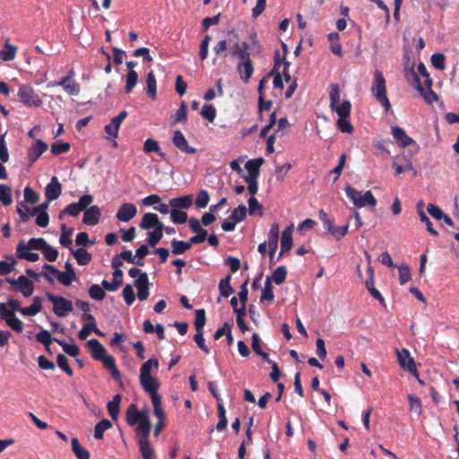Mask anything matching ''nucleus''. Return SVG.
<instances>
[{
    "label": "nucleus",
    "mask_w": 459,
    "mask_h": 459,
    "mask_svg": "<svg viewBox=\"0 0 459 459\" xmlns=\"http://www.w3.org/2000/svg\"><path fill=\"white\" fill-rule=\"evenodd\" d=\"M6 281L22 293L24 297H30L34 291V283L24 275H21L17 280L7 278Z\"/></svg>",
    "instance_id": "nucleus-7"
},
{
    "label": "nucleus",
    "mask_w": 459,
    "mask_h": 459,
    "mask_svg": "<svg viewBox=\"0 0 459 459\" xmlns=\"http://www.w3.org/2000/svg\"><path fill=\"white\" fill-rule=\"evenodd\" d=\"M0 202L4 205H9L13 203L12 189L6 185H0Z\"/></svg>",
    "instance_id": "nucleus-43"
},
{
    "label": "nucleus",
    "mask_w": 459,
    "mask_h": 459,
    "mask_svg": "<svg viewBox=\"0 0 459 459\" xmlns=\"http://www.w3.org/2000/svg\"><path fill=\"white\" fill-rule=\"evenodd\" d=\"M210 197L206 190H200L195 199V205L198 208H204L209 203Z\"/></svg>",
    "instance_id": "nucleus-60"
},
{
    "label": "nucleus",
    "mask_w": 459,
    "mask_h": 459,
    "mask_svg": "<svg viewBox=\"0 0 459 459\" xmlns=\"http://www.w3.org/2000/svg\"><path fill=\"white\" fill-rule=\"evenodd\" d=\"M18 97L21 102L29 107H39L42 101L35 91L27 85H22L19 88Z\"/></svg>",
    "instance_id": "nucleus-6"
},
{
    "label": "nucleus",
    "mask_w": 459,
    "mask_h": 459,
    "mask_svg": "<svg viewBox=\"0 0 459 459\" xmlns=\"http://www.w3.org/2000/svg\"><path fill=\"white\" fill-rule=\"evenodd\" d=\"M62 234L59 238V243L65 247H70L72 245V239L70 236L73 233V229H68L65 224H62L61 226Z\"/></svg>",
    "instance_id": "nucleus-42"
},
{
    "label": "nucleus",
    "mask_w": 459,
    "mask_h": 459,
    "mask_svg": "<svg viewBox=\"0 0 459 459\" xmlns=\"http://www.w3.org/2000/svg\"><path fill=\"white\" fill-rule=\"evenodd\" d=\"M193 204V195H184L176 198H171L169 200V205L172 209L180 210L181 209H188Z\"/></svg>",
    "instance_id": "nucleus-24"
},
{
    "label": "nucleus",
    "mask_w": 459,
    "mask_h": 459,
    "mask_svg": "<svg viewBox=\"0 0 459 459\" xmlns=\"http://www.w3.org/2000/svg\"><path fill=\"white\" fill-rule=\"evenodd\" d=\"M152 405H153V413H154V415L158 419L162 420L164 418V412H163V410L161 409V397H160V395H155L152 399Z\"/></svg>",
    "instance_id": "nucleus-56"
},
{
    "label": "nucleus",
    "mask_w": 459,
    "mask_h": 459,
    "mask_svg": "<svg viewBox=\"0 0 459 459\" xmlns=\"http://www.w3.org/2000/svg\"><path fill=\"white\" fill-rule=\"evenodd\" d=\"M344 191L347 197L351 199L356 207H375L377 204V200L369 190L362 193L351 186H347Z\"/></svg>",
    "instance_id": "nucleus-2"
},
{
    "label": "nucleus",
    "mask_w": 459,
    "mask_h": 459,
    "mask_svg": "<svg viewBox=\"0 0 459 459\" xmlns=\"http://www.w3.org/2000/svg\"><path fill=\"white\" fill-rule=\"evenodd\" d=\"M146 411H137L135 410V405L131 404L126 411V421L129 425L133 426L137 424L141 419L142 416H144Z\"/></svg>",
    "instance_id": "nucleus-31"
},
{
    "label": "nucleus",
    "mask_w": 459,
    "mask_h": 459,
    "mask_svg": "<svg viewBox=\"0 0 459 459\" xmlns=\"http://www.w3.org/2000/svg\"><path fill=\"white\" fill-rule=\"evenodd\" d=\"M331 108L338 114L339 117H348L351 114V105L350 101L344 100L341 104H335Z\"/></svg>",
    "instance_id": "nucleus-40"
},
{
    "label": "nucleus",
    "mask_w": 459,
    "mask_h": 459,
    "mask_svg": "<svg viewBox=\"0 0 459 459\" xmlns=\"http://www.w3.org/2000/svg\"><path fill=\"white\" fill-rule=\"evenodd\" d=\"M100 209L97 205H92L85 209L82 222L86 225H97L100 221Z\"/></svg>",
    "instance_id": "nucleus-18"
},
{
    "label": "nucleus",
    "mask_w": 459,
    "mask_h": 459,
    "mask_svg": "<svg viewBox=\"0 0 459 459\" xmlns=\"http://www.w3.org/2000/svg\"><path fill=\"white\" fill-rule=\"evenodd\" d=\"M146 91L147 94L152 99L155 100L157 96V82H156V77L152 71H150L147 74L146 78Z\"/></svg>",
    "instance_id": "nucleus-33"
},
{
    "label": "nucleus",
    "mask_w": 459,
    "mask_h": 459,
    "mask_svg": "<svg viewBox=\"0 0 459 459\" xmlns=\"http://www.w3.org/2000/svg\"><path fill=\"white\" fill-rule=\"evenodd\" d=\"M370 91L376 100L384 107L385 110L388 112L391 109V103L387 98L385 79L383 73L379 70H376L374 73Z\"/></svg>",
    "instance_id": "nucleus-1"
},
{
    "label": "nucleus",
    "mask_w": 459,
    "mask_h": 459,
    "mask_svg": "<svg viewBox=\"0 0 459 459\" xmlns=\"http://www.w3.org/2000/svg\"><path fill=\"white\" fill-rule=\"evenodd\" d=\"M172 253L174 255H182L190 249L191 245L189 242L183 240L173 239L171 241Z\"/></svg>",
    "instance_id": "nucleus-39"
},
{
    "label": "nucleus",
    "mask_w": 459,
    "mask_h": 459,
    "mask_svg": "<svg viewBox=\"0 0 459 459\" xmlns=\"http://www.w3.org/2000/svg\"><path fill=\"white\" fill-rule=\"evenodd\" d=\"M409 75L411 76L413 81L416 82L417 90L427 103L431 104L437 100V95L431 89L425 90L420 83L419 77L414 71H411Z\"/></svg>",
    "instance_id": "nucleus-15"
},
{
    "label": "nucleus",
    "mask_w": 459,
    "mask_h": 459,
    "mask_svg": "<svg viewBox=\"0 0 459 459\" xmlns=\"http://www.w3.org/2000/svg\"><path fill=\"white\" fill-rule=\"evenodd\" d=\"M42 253L45 258L49 262H55L58 257V251L53 248L48 243L45 245Z\"/></svg>",
    "instance_id": "nucleus-63"
},
{
    "label": "nucleus",
    "mask_w": 459,
    "mask_h": 459,
    "mask_svg": "<svg viewBox=\"0 0 459 459\" xmlns=\"http://www.w3.org/2000/svg\"><path fill=\"white\" fill-rule=\"evenodd\" d=\"M122 277L123 272L120 269H117L113 273L112 282L103 280L101 285L108 291H115L122 285Z\"/></svg>",
    "instance_id": "nucleus-22"
},
{
    "label": "nucleus",
    "mask_w": 459,
    "mask_h": 459,
    "mask_svg": "<svg viewBox=\"0 0 459 459\" xmlns=\"http://www.w3.org/2000/svg\"><path fill=\"white\" fill-rule=\"evenodd\" d=\"M293 228V224H290L282 231L281 238V252L279 256H281L284 252H287L291 248Z\"/></svg>",
    "instance_id": "nucleus-21"
},
{
    "label": "nucleus",
    "mask_w": 459,
    "mask_h": 459,
    "mask_svg": "<svg viewBox=\"0 0 459 459\" xmlns=\"http://www.w3.org/2000/svg\"><path fill=\"white\" fill-rule=\"evenodd\" d=\"M103 289L104 288H101L98 284L91 285L89 288L90 297L94 300H98V301L102 300L106 296V293Z\"/></svg>",
    "instance_id": "nucleus-45"
},
{
    "label": "nucleus",
    "mask_w": 459,
    "mask_h": 459,
    "mask_svg": "<svg viewBox=\"0 0 459 459\" xmlns=\"http://www.w3.org/2000/svg\"><path fill=\"white\" fill-rule=\"evenodd\" d=\"M121 403V395L116 394L113 399L108 403L107 409L113 420H117L119 413V404Z\"/></svg>",
    "instance_id": "nucleus-32"
},
{
    "label": "nucleus",
    "mask_w": 459,
    "mask_h": 459,
    "mask_svg": "<svg viewBox=\"0 0 459 459\" xmlns=\"http://www.w3.org/2000/svg\"><path fill=\"white\" fill-rule=\"evenodd\" d=\"M274 299V295L272 290V280L271 277L267 276L264 281V287L262 290L260 301H272Z\"/></svg>",
    "instance_id": "nucleus-38"
},
{
    "label": "nucleus",
    "mask_w": 459,
    "mask_h": 459,
    "mask_svg": "<svg viewBox=\"0 0 459 459\" xmlns=\"http://www.w3.org/2000/svg\"><path fill=\"white\" fill-rule=\"evenodd\" d=\"M408 400L410 403L409 409L416 414H420L421 412V402L420 398L414 396L412 394L408 395Z\"/></svg>",
    "instance_id": "nucleus-62"
},
{
    "label": "nucleus",
    "mask_w": 459,
    "mask_h": 459,
    "mask_svg": "<svg viewBox=\"0 0 459 459\" xmlns=\"http://www.w3.org/2000/svg\"><path fill=\"white\" fill-rule=\"evenodd\" d=\"M62 186L59 183L57 178L53 176L50 179V182L47 185L45 188V196L48 201L56 200L61 195Z\"/></svg>",
    "instance_id": "nucleus-14"
},
{
    "label": "nucleus",
    "mask_w": 459,
    "mask_h": 459,
    "mask_svg": "<svg viewBox=\"0 0 459 459\" xmlns=\"http://www.w3.org/2000/svg\"><path fill=\"white\" fill-rule=\"evenodd\" d=\"M247 215V208L245 205L240 204L234 209L230 215V220L234 221L236 223L242 221Z\"/></svg>",
    "instance_id": "nucleus-44"
},
{
    "label": "nucleus",
    "mask_w": 459,
    "mask_h": 459,
    "mask_svg": "<svg viewBox=\"0 0 459 459\" xmlns=\"http://www.w3.org/2000/svg\"><path fill=\"white\" fill-rule=\"evenodd\" d=\"M263 158H256L247 161L245 168L247 170V175L244 177V179L257 180V178L260 174V167L263 165Z\"/></svg>",
    "instance_id": "nucleus-13"
},
{
    "label": "nucleus",
    "mask_w": 459,
    "mask_h": 459,
    "mask_svg": "<svg viewBox=\"0 0 459 459\" xmlns=\"http://www.w3.org/2000/svg\"><path fill=\"white\" fill-rule=\"evenodd\" d=\"M123 298L125 299V302L130 306L134 303L135 299L134 292L133 286L131 284H126L122 291Z\"/></svg>",
    "instance_id": "nucleus-57"
},
{
    "label": "nucleus",
    "mask_w": 459,
    "mask_h": 459,
    "mask_svg": "<svg viewBox=\"0 0 459 459\" xmlns=\"http://www.w3.org/2000/svg\"><path fill=\"white\" fill-rule=\"evenodd\" d=\"M56 273V278L65 286H70L73 281H76L77 278H72L68 273L60 272L56 268H52Z\"/></svg>",
    "instance_id": "nucleus-49"
},
{
    "label": "nucleus",
    "mask_w": 459,
    "mask_h": 459,
    "mask_svg": "<svg viewBox=\"0 0 459 459\" xmlns=\"http://www.w3.org/2000/svg\"><path fill=\"white\" fill-rule=\"evenodd\" d=\"M139 227L143 230H157L164 229V224L159 220L156 213L147 212L143 216Z\"/></svg>",
    "instance_id": "nucleus-10"
},
{
    "label": "nucleus",
    "mask_w": 459,
    "mask_h": 459,
    "mask_svg": "<svg viewBox=\"0 0 459 459\" xmlns=\"http://www.w3.org/2000/svg\"><path fill=\"white\" fill-rule=\"evenodd\" d=\"M42 308V306H41V300H40V298L39 297H35L33 299V301H32V304L29 307H22L21 309V313L23 315V316H36L38 313L40 312Z\"/></svg>",
    "instance_id": "nucleus-30"
},
{
    "label": "nucleus",
    "mask_w": 459,
    "mask_h": 459,
    "mask_svg": "<svg viewBox=\"0 0 459 459\" xmlns=\"http://www.w3.org/2000/svg\"><path fill=\"white\" fill-rule=\"evenodd\" d=\"M230 275H228L224 279L221 280L219 283V290L221 292V295L224 298L230 297L231 294L234 293V289L230 286Z\"/></svg>",
    "instance_id": "nucleus-41"
},
{
    "label": "nucleus",
    "mask_w": 459,
    "mask_h": 459,
    "mask_svg": "<svg viewBox=\"0 0 459 459\" xmlns=\"http://www.w3.org/2000/svg\"><path fill=\"white\" fill-rule=\"evenodd\" d=\"M73 77L74 71L70 70L61 80L48 82V87L61 86L68 95H77L80 92V85Z\"/></svg>",
    "instance_id": "nucleus-4"
},
{
    "label": "nucleus",
    "mask_w": 459,
    "mask_h": 459,
    "mask_svg": "<svg viewBox=\"0 0 459 459\" xmlns=\"http://www.w3.org/2000/svg\"><path fill=\"white\" fill-rule=\"evenodd\" d=\"M71 445H72V450H73L74 454L75 455V456L77 457V459H89L90 458L89 452L81 446L77 437L72 438Z\"/></svg>",
    "instance_id": "nucleus-35"
},
{
    "label": "nucleus",
    "mask_w": 459,
    "mask_h": 459,
    "mask_svg": "<svg viewBox=\"0 0 459 459\" xmlns=\"http://www.w3.org/2000/svg\"><path fill=\"white\" fill-rule=\"evenodd\" d=\"M431 63L438 70H444L446 68V57L441 53L433 54L431 56Z\"/></svg>",
    "instance_id": "nucleus-61"
},
{
    "label": "nucleus",
    "mask_w": 459,
    "mask_h": 459,
    "mask_svg": "<svg viewBox=\"0 0 459 459\" xmlns=\"http://www.w3.org/2000/svg\"><path fill=\"white\" fill-rule=\"evenodd\" d=\"M57 366L63 369L68 376L73 375V370L68 364L67 358L63 354H58L56 358Z\"/></svg>",
    "instance_id": "nucleus-64"
},
{
    "label": "nucleus",
    "mask_w": 459,
    "mask_h": 459,
    "mask_svg": "<svg viewBox=\"0 0 459 459\" xmlns=\"http://www.w3.org/2000/svg\"><path fill=\"white\" fill-rule=\"evenodd\" d=\"M48 144L41 140H36L28 152V160L30 163L35 162L46 151Z\"/></svg>",
    "instance_id": "nucleus-16"
},
{
    "label": "nucleus",
    "mask_w": 459,
    "mask_h": 459,
    "mask_svg": "<svg viewBox=\"0 0 459 459\" xmlns=\"http://www.w3.org/2000/svg\"><path fill=\"white\" fill-rule=\"evenodd\" d=\"M238 71L240 74L241 79L247 82L249 78L252 76L254 69L250 58L242 60L238 65Z\"/></svg>",
    "instance_id": "nucleus-25"
},
{
    "label": "nucleus",
    "mask_w": 459,
    "mask_h": 459,
    "mask_svg": "<svg viewBox=\"0 0 459 459\" xmlns=\"http://www.w3.org/2000/svg\"><path fill=\"white\" fill-rule=\"evenodd\" d=\"M111 427H112V423L110 422V420H108L107 419L101 420L100 422H98L95 425L94 437L96 439H102L104 432L106 430H108V429H110Z\"/></svg>",
    "instance_id": "nucleus-37"
},
{
    "label": "nucleus",
    "mask_w": 459,
    "mask_h": 459,
    "mask_svg": "<svg viewBox=\"0 0 459 459\" xmlns=\"http://www.w3.org/2000/svg\"><path fill=\"white\" fill-rule=\"evenodd\" d=\"M169 213H170L171 221L174 223L183 224L187 221V214L184 211L171 208Z\"/></svg>",
    "instance_id": "nucleus-48"
},
{
    "label": "nucleus",
    "mask_w": 459,
    "mask_h": 459,
    "mask_svg": "<svg viewBox=\"0 0 459 459\" xmlns=\"http://www.w3.org/2000/svg\"><path fill=\"white\" fill-rule=\"evenodd\" d=\"M70 251L72 252L74 257L76 259L77 263L81 265H86L91 260V255L83 247H80L77 250L70 248Z\"/></svg>",
    "instance_id": "nucleus-29"
},
{
    "label": "nucleus",
    "mask_w": 459,
    "mask_h": 459,
    "mask_svg": "<svg viewBox=\"0 0 459 459\" xmlns=\"http://www.w3.org/2000/svg\"><path fill=\"white\" fill-rule=\"evenodd\" d=\"M47 297L53 304V311L59 317H65L66 315L73 311L72 301L65 299L62 296H56L50 292H47Z\"/></svg>",
    "instance_id": "nucleus-3"
},
{
    "label": "nucleus",
    "mask_w": 459,
    "mask_h": 459,
    "mask_svg": "<svg viewBox=\"0 0 459 459\" xmlns=\"http://www.w3.org/2000/svg\"><path fill=\"white\" fill-rule=\"evenodd\" d=\"M172 141L174 145L182 152L187 154H194L196 152V149L188 145L187 140L179 130L174 132Z\"/></svg>",
    "instance_id": "nucleus-12"
},
{
    "label": "nucleus",
    "mask_w": 459,
    "mask_h": 459,
    "mask_svg": "<svg viewBox=\"0 0 459 459\" xmlns=\"http://www.w3.org/2000/svg\"><path fill=\"white\" fill-rule=\"evenodd\" d=\"M329 98H330V108H333L335 104H338L340 102V90L339 86L337 84H331L330 86V91H329Z\"/></svg>",
    "instance_id": "nucleus-54"
},
{
    "label": "nucleus",
    "mask_w": 459,
    "mask_h": 459,
    "mask_svg": "<svg viewBox=\"0 0 459 459\" xmlns=\"http://www.w3.org/2000/svg\"><path fill=\"white\" fill-rule=\"evenodd\" d=\"M100 360L102 362L103 366L110 371L112 377L116 379L120 377V373L116 367L115 359L111 355L105 354Z\"/></svg>",
    "instance_id": "nucleus-28"
},
{
    "label": "nucleus",
    "mask_w": 459,
    "mask_h": 459,
    "mask_svg": "<svg viewBox=\"0 0 459 459\" xmlns=\"http://www.w3.org/2000/svg\"><path fill=\"white\" fill-rule=\"evenodd\" d=\"M46 244H47L46 240L43 239L42 238H32L29 240L28 243H25L23 241L20 242L17 245L16 252H21L22 250H26V249L42 251Z\"/></svg>",
    "instance_id": "nucleus-20"
},
{
    "label": "nucleus",
    "mask_w": 459,
    "mask_h": 459,
    "mask_svg": "<svg viewBox=\"0 0 459 459\" xmlns=\"http://www.w3.org/2000/svg\"><path fill=\"white\" fill-rule=\"evenodd\" d=\"M134 285L137 289V297L140 300L147 299L149 296L150 282L146 273L141 274L140 277L134 280Z\"/></svg>",
    "instance_id": "nucleus-11"
},
{
    "label": "nucleus",
    "mask_w": 459,
    "mask_h": 459,
    "mask_svg": "<svg viewBox=\"0 0 459 459\" xmlns=\"http://www.w3.org/2000/svg\"><path fill=\"white\" fill-rule=\"evenodd\" d=\"M36 339L39 342L42 343L47 351H49V346L53 342L50 333L48 330H42L36 334Z\"/></svg>",
    "instance_id": "nucleus-47"
},
{
    "label": "nucleus",
    "mask_w": 459,
    "mask_h": 459,
    "mask_svg": "<svg viewBox=\"0 0 459 459\" xmlns=\"http://www.w3.org/2000/svg\"><path fill=\"white\" fill-rule=\"evenodd\" d=\"M286 276H287V270H286L285 266H279L273 272V279L276 284L280 285L285 281Z\"/></svg>",
    "instance_id": "nucleus-58"
},
{
    "label": "nucleus",
    "mask_w": 459,
    "mask_h": 459,
    "mask_svg": "<svg viewBox=\"0 0 459 459\" xmlns=\"http://www.w3.org/2000/svg\"><path fill=\"white\" fill-rule=\"evenodd\" d=\"M187 105L183 101L173 117V124L186 121Z\"/></svg>",
    "instance_id": "nucleus-51"
},
{
    "label": "nucleus",
    "mask_w": 459,
    "mask_h": 459,
    "mask_svg": "<svg viewBox=\"0 0 459 459\" xmlns=\"http://www.w3.org/2000/svg\"><path fill=\"white\" fill-rule=\"evenodd\" d=\"M140 384L143 389L151 395L152 399L155 395H159L157 390L160 387V383L153 377H146L143 378H139Z\"/></svg>",
    "instance_id": "nucleus-19"
},
{
    "label": "nucleus",
    "mask_w": 459,
    "mask_h": 459,
    "mask_svg": "<svg viewBox=\"0 0 459 459\" xmlns=\"http://www.w3.org/2000/svg\"><path fill=\"white\" fill-rule=\"evenodd\" d=\"M138 81V74L134 70H129L126 74V84L125 87V91L129 93L134 88Z\"/></svg>",
    "instance_id": "nucleus-46"
},
{
    "label": "nucleus",
    "mask_w": 459,
    "mask_h": 459,
    "mask_svg": "<svg viewBox=\"0 0 459 459\" xmlns=\"http://www.w3.org/2000/svg\"><path fill=\"white\" fill-rule=\"evenodd\" d=\"M152 429V424L146 412L142 416L141 420L137 423L136 432L142 436L141 438H148Z\"/></svg>",
    "instance_id": "nucleus-27"
},
{
    "label": "nucleus",
    "mask_w": 459,
    "mask_h": 459,
    "mask_svg": "<svg viewBox=\"0 0 459 459\" xmlns=\"http://www.w3.org/2000/svg\"><path fill=\"white\" fill-rule=\"evenodd\" d=\"M93 201V197L91 195H83L81 196L78 202L70 204L65 210L59 213V218L62 219L65 214H69L73 217H76L80 212L85 210Z\"/></svg>",
    "instance_id": "nucleus-5"
},
{
    "label": "nucleus",
    "mask_w": 459,
    "mask_h": 459,
    "mask_svg": "<svg viewBox=\"0 0 459 459\" xmlns=\"http://www.w3.org/2000/svg\"><path fill=\"white\" fill-rule=\"evenodd\" d=\"M24 199L25 202L34 204L39 201V195L30 186H26L24 188Z\"/></svg>",
    "instance_id": "nucleus-59"
},
{
    "label": "nucleus",
    "mask_w": 459,
    "mask_h": 459,
    "mask_svg": "<svg viewBox=\"0 0 459 459\" xmlns=\"http://www.w3.org/2000/svg\"><path fill=\"white\" fill-rule=\"evenodd\" d=\"M17 52V48L14 45L6 42L4 48L0 50V59L2 61H12L14 59Z\"/></svg>",
    "instance_id": "nucleus-34"
},
{
    "label": "nucleus",
    "mask_w": 459,
    "mask_h": 459,
    "mask_svg": "<svg viewBox=\"0 0 459 459\" xmlns=\"http://www.w3.org/2000/svg\"><path fill=\"white\" fill-rule=\"evenodd\" d=\"M396 356L400 367L404 370H408L415 377H418V371L415 366V362L414 359L411 357L409 351L406 349H403L402 351L396 350Z\"/></svg>",
    "instance_id": "nucleus-8"
},
{
    "label": "nucleus",
    "mask_w": 459,
    "mask_h": 459,
    "mask_svg": "<svg viewBox=\"0 0 459 459\" xmlns=\"http://www.w3.org/2000/svg\"><path fill=\"white\" fill-rule=\"evenodd\" d=\"M62 348L63 351L67 353L69 356L75 357L79 354V348L74 344H68L64 341H60L58 339H54Z\"/></svg>",
    "instance_id": "nucleus-50"
},
{
    "label": "nucleus",
    "mask_w": 459,
    "mask_h": 459,
    "mask_svg": "<svg viewBox=\"0 0 459 459\" xmlns=\"http://www.w3.org/2000/svg\"><path fill=\"white\" fill-rule=\"evenodd\" d=\"M205 311L204 309H196L195 310V327L196 332L203 331V328L205 325Z\"/></svg>",
    "instance_id": "nucleus-52"
},
{
    "label": "nucleus",
    "mask_w": 459,
    "mask_h": 459,
    "mask_svg": "<svg viewBox=\"0 0 459 459\" xmlns=\"http://www.w3.org/2000/svg\"><path fill=\"white\" fill-rule=\"evenodd\" d=\"M137 214V207L131 203H124L118 208L116 218L121 222L130 221Z\"/></svg>",
    "instance_id": "nucleus-9"
},
{
    "label": "nucleus",
    "mask_w": 459,
    "mask_h": 459,
    "mask_svg": "<svg viewBox=\"0 0 459 459\" xmlns=\"http://www.w3.org/2000/svg\"><path fill=\"white\" fill-rule=\"evenodd\" d=\"M140 452L143 459H152L154 451L151 446L148 438H140L139 440Z\"/></svg>",
    "instance_id": "nucleus-36"
},
{
    "label": "nucleus",
    "mask_w": 459,
    "mask_h": 459,
    "mask_svg": "<svg viewBox=\"0 0 459 459\" xmlns=\"http://www.w3.org/2000/svg\"><path fill=\"white\" fill-rule=\"evenodd\" d=\"M87 346L91 350L92 357L97 360L102 359L106 354V349L97 339L89 340Z\"/></svg>",
    "instance_id": "nucleus-26"
},
{
    "label": "nucleus",
    "mask_w": 459,
    "mask_h": 459,
    "mask_svg": "<svg viewBox=\"0 0 459 459\" xmlns=\"http://www.w3.org/2000/svg\"><path fill=\"white\" fill-rule=\"evenodd\" d=\"M164 229H157L148 233V243L152 247H154L163 237Z\"/></svg>",
    "instance_id": "nucleus-53"
},
{
    "label": "nucleus",
    "mask_w": 459,
    "mask_h": 459,
    "mask_svg": "<svg viewBox=\"0 0 459 459\" xmlns=\"http://www.w3.org/2000/svg\"><path fill=\"white\" fill-rule=\"evenodd\" d=\"M201 116L210 122H212L216 117V109L212 105L205 104L201 110Z\"/></svg>",
    "instance_id": "nucleus-55"
},
{
    "label": "nucleus",
    "mask_w": 459,
    "mask_h": 459,
    "mask_svg": "<svg viewBox=\"0 0 459 459\" xmlns=\"http://www.w3.org/2000/svg\"><path fill=\"white\" fill-rule=\"evenodd\" d=\"M159 368V361L156 358H151L146 360L140 368V376L139 378H143L146 377H152V372H157Z\"/></svg>",
    "instance_id": "nucleus-23"
},
{
    "label": "nucleus",
    "mask_w": 459,
    "mask_h": 459,
    "mask_svg": "<svg viewBox=\"0 0 459 459\" xmlns=\"http://www.w3.org/2000/svg\"><path fill=\"white\" fill-rule=\"evenodd\" d=\"M391 133L393 134V137L395 139L397 143H400L402 147H406L415 143V141L411 137L407 135L405 131L399 126H391Z\"/></svg>",
    "instance_id": "nucleus-17"
}]
</instances>
